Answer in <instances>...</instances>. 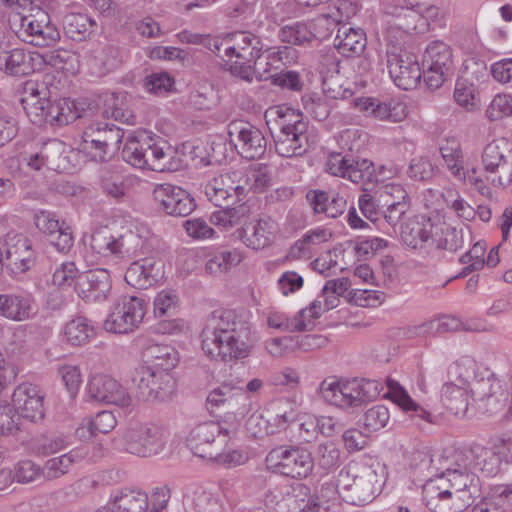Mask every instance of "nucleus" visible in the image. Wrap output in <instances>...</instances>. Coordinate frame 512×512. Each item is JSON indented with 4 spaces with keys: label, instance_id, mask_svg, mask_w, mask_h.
I'll return each mask as SVG.
<instances>
[{
    "label": "nucleus",
    "instance_id": "f8f14e48",
    "mask_svg": "<svg viewBox=\"0 0 512 512\" xmlns=\"http://www.w3.org/2000/svg\"><path fill=\"white\" fill-rule=\"evenodd\" d=\"M423 79L428 88H440L453 71L452 49L443 41L430 42L422 57Z\"/></svg>",
    "mask_w": 512,
    "mask_h": 512
},
{
    "label": "nucleus",
    "instance_id": "e433bc0d",
    "mask_svg": "<svg viewBox=\"0 0 512 512\" xmlns=\"http://www.w3.org/2000/svg\"><path fill=\"white\" fill-rule=\"evenodd\" d=\"M440 454H432L428 450H417L411 455L410 469L414 477L427 485L429 482H438L440 470L438 460Z\"/></svg>",
    "mask_w": 512,
    "mask_h": 512
},
{
    "label": "nucleus",
    "instance_id": "a18cd8bd",
    "mask_svg": "<svg viewBox=\"0 0 512 512\" xmlns=\"http://www.w3.org/2000/svg\"><path fill=\"white\" fill-rule=\"evenodd\" d=\"M441 156L451 173L459 180H465L466 173L463 167V154L460 142L454 138H446L439 147Z\"/></svg>",
    "mask_w": 512,
    "mask_h": 512
},
{
    "label": "nucleus",
    "instance_id": "3c124183",
    "mask_svg": "<svg viewBox=\"0 0 512 512\" xmlns=\"http://www.w3.org/2000/svg\"><path fill=\"white\" fill-rule=\"evenodd\" d=\"M116 425L114 415L109 411H102L96 414L95 418L83 422L77 428L76 433L80 438H90L98 433L106 434Z\"/></svg>",
    "mask_w": 512,
    "mask_h": 512
},
{
    "label": "nucleus",
    "instance_id": "a878e982",
    "mask_svg": "<svg viewBox=\"0 0 512 512\" xmlns=\"http://www.w3.org/2000/svg\"><path fill=\"white\" fill-rule=\"evenodd\" d=\"M36 227L49 237L50 243L60 252L68 251L73 245V236L65 222L60 223L55 214L39 211L34 217Z\"/></svg>",
    "mask_w": 512,
    "mask_h": 512
},
{
    "label": "nucleus",
    "instance_id": "ddd939ff",
    "mask_svg": "<svg viewBox=\"0 0 512 512\" xmlns=\"http://www.w3.org/2000/svg\"><path fill=\"white\" fill-rule=\"evenodd\" d=\"M484 171L492 183L505 187L512 181V142L498 138L488 143L482 153Z\"/></svg>",
    "mask_w": 512,
    "mask_h": 512
},
{
    "label": "nucleus",
    "instance_id": "ea45409f",
    "mask_svg": "<svg viewBox=\"0 0 512 512\" xmlns=\"http://www.w3.org/2000/svg\"><path fill=\"white\" fill-rule=\"evenodd\" d=\"M82 117L74 101L63 98L50 100L47 114V125L61 127L74 122Z\"/></svg>",
    "mask_w": 512,
    "mask_h": 512
},
{
    "label": "nucleus",
    "instance_id": "de8ad7c7",
    "mask_svg": "<svg viewBox=\"0 0 512 512\" xmlns=\"http://www.w3.org/2000/svg\"><path fill=\"white\" fill-rule=\"evenodd\" d=\"M64 335L71 345L82 346L95 336V329L87 318L78 316L65 325Z\"/></svg>",
    "mask_w": 512,
    "mask_h": 512
},
{
    "label": "nucleus",
    "instance_id": "9b49d317",
    "mask_svg": "<svg viewBox=\"0 0 512 512\" xmlns=\"http://www.w3.org/2000/svg\"><path fill=\"white\" fill-rule=\"evenodd\" d=\"M17 17L19 24L15 33L21 41L36 47H47L60 40L58 28L45 11L38 10L36 14Z\"/></svg>",
    "mask_w": 512,
    "mask_h": 512
},
{
    "label": "nucleus",
    "instance_id": "338daca9",
    "mask_svg": "<svg viewBox=\"0 0 512 512\" xmlns=\"http://www.w3.org/2000/svg\"><path fill=\"white\" fill-rule=\"evenodd\" d=\"M32 57L22 48L11 49V63L8 76H24L34 71Z\"/></svg>",
    "mask_w": 512,
    "mask_h": 512
},
{
    "label": "nucleus",
    "instance_id": "8fccbe9b",
    "mask_svg": "<svg viewBox=\"0 0 512 512\" xmlns=\"http://www.w3.org/2000/svg\"><path fill=\"white\" fill-rule=\"evenodd\" d=\"M440 476L452 472L470 471L469 449H456L439 455Z\"/></svg>",
    "mask_w": 512,
    "mask_h": 512
},
{
    "label": "nucleus",
    "instance_id": "c756f323",
    "mask_svg": "<svg viewBox=\"0 0 512 512\" xmlns=\"http://www.w3.org/2000/svg\"><path fill=\"white\" fill-rule=\"evenodd\" d=\"M275 230V221L270 217H264L250 222L245 227L238 229L237 232L247 247L259 250L270 244Z\"/></svg>",
    "mask_w": 512,
    "mask_h": 512
},
{
    "label": "nucleus",
    "instance_id": "c85d7f7f",
    "mask_svg": "<svg viewBox=\"0 0 512 512\" xmlns=\"http://www.w3.org/2000/svg\"><path fill=\"white\" fill-rule=\"evenodd\" d=\"M306 200L315 214L323 213L329 218L341 216L347 208L346 199L335 190L311 189Z\"/></svg>",
    "mask_w": 512,
    "mask_h": 512
},
{
    "label": "nucleus",
    "instance_id": "7c9ffc66",
    "mask_svg": "<svg viewBox=\"0 0 512 512\" xmlns=\"http://www.w3.org/2000/svg\"><path fill=\"white\" fill-rule=\"evenodd\" d=\"M434 225L430 219L424 216L409 219L401 227V239L403 243L412 248H422L433 240Z\"/></svg>",
    "mask_w": 512,
    "mask_h": 512
},
{
    "label": "nucleus",
    "instance_id": "423d86ee",
    "mask_svg": "<svg viewBox=\"0 0 512 512\" xmlns=\"http://www.w3.org/2000/svg\"><path fill=\"white\" fill-rule=\"evenodd\" d=\"M278 130L272 132L275 150L282 157L302 156L309 149L308 122L290 108H277Z\"/></svg>",
    "mask_w": 512,
    "mask_h": 512
},
{
    "label": "nucleus",
    "instance_id": "680f3d73",
    "mask_svg": "<svg viewBox=\"0 0 512 512\" xmlns=\"http://www.w3.org/2000/svg\"><path fill=\"white\" fill-rule=\"evenodd\" d=\"M458 77L478 86L489 77L487 64L484 60L477 57L468 58L464 61L461 74Z\"/></svg>",
    "mask_w": 512,
    "mask_h": 512
},
{
    "label": "nucleus",
    "instance_id": "6ab92c4d",
    "mask_svg": "<svg viewBox=\"0 0 512 512\" xmlns=\"http://www.w3.org/2000/svg\"><path fill=\"white\" fill-rule=\"evenodd\" d=\"M87 394L95 402L130 408L133 399L127 389L117 380L106 374H94L88 381Z\"/></svg>",
    "mask_w": 512,
    "mask_h": 512
},
{
    "label": "nucleus",
    "instance_id": "a211bd4d",
    "mask_svg": "<svg viewBox=\"0 0 512 512\" xmlns=\"http://www.w3.org/2000/svg\"><path fill=\"white\" fill-rule=\"evenodd\" d=\"M152 195L157 208L169 216L186 217L196 208L195 200L188 191L169 183L157 185Z\"/></svg>",
    "mask_w": 512,
    "mask_h": 512
},
{
    "label": "nucleus",
    "instance_id": "79ce46f5",
    "mask_svg": "<svg viewBox=\"0 0 512 512\" xmlns=\"http://www.w3.org/2000/svg\"><path fill=\"white\" fill-rule=\"evenodd\" d=\"M116 512H148L149 499L145 492L124 488L113 496Z\"/></svg>",
    "mask_w": 512,
    "mask_h": 512
},
{
    "label": "nucleus",
    "instance_id": "393cba45",
    "mask_svg": "<svg viewBox=\"0 0 512 512\" xmlns=\"http://www.w3.org/2000/svg\"><path fill=\"white\" fill-rule=\"evenodd\" d=\"M77 291L85 301H103L111 291V277L106 269L97 268L81 273L76 282Z\"/></svg>",
    "mask_w": 512,
    "mask_h": 512
},
{
    "label": "nucleus",
    "instance_id": "4be33fe9",
    "mask_svg": "<svg viewBox=\"0 0 512 512\" xmlns=\"http://www.w3.org/2000/svg\"><path fill=\"white\" fill-rule=\"evenodd\" d=\"M187 446L192 453L203 459H211L217 455V450H224L226 439L220 438L219 425L208 421L195 426L187 440Z\"/></svg>",
    "mask_w": 512,
    "mask_h": 512
},
{
    "label": "nucleus",
    "instance_id": "f03ea898",
    "mask_svg": "<svg viewBox=\"0 0 512 512\" xmlns=\"http://www.w3.org/2000/svg\"><path fill=\"white\" fill-rule=\"evenodd\" d=\"M479 492V478L472 470L452 472L422 487L423 501L432 512L462 510Z\"/></svg>",
    "mask_w": 512,
    "mask_h": 512
},
{
    "label": "nucleus",
    "instance_id": "a19ab883",
    "mask_svg": "<svg viewBox=\"0 0 512 512\" xmlns=\"http://www.w3.org/2000/svg\"><path fill=\"white\" fill-rule=\"evenodd\" d=\"M388 387L390 399L403 411L410 413L411 418L432 422L431 413L417 404L396 381L389 380Z\"/></svg>",
    "mask_w": 512,
    "mask_h": 512
},
{
    "label": "nucleus",
    "instance_id": "dca6fc26",
    "mask_svg": "<svg viewBox=\"0 0 512 512\" xmlns=\"http://www.w3.org/2000/svg\"><path fill=\"white\" fill-rule=\"evenodd\" d=\"M124 132L114 124L95 122L83 132V149H93V158L105 161L107 156L119 150Z\"/></svg>",
    "mask_w": 512,
    "mask_h": 512
},
{
    "label": "nucleus",
    "instance_id": "bf43d9fd",
    "mask_svg": "<svg viewBox=\"0 0 512 512\" xmlns=\"http://www.w3.org/2000/svg\"><path fill=\"white\" fill-rule=\"evenodd\" d=\"M144 146L145 142H141L137 137L129 134L122 149L123 160L136 168H145L147 160H145Z\"/></svg>",
    "mask_w": 512,
    "mask_h": 512
},
{
    "label": "nucleus",
    "instance_id": "cd10ccee",
    "mask_svg": "<svg viewBox=\"0 0 512 512\" xmlns=\"http://www.w3.org/2000/svg\"><path fill=\"white\" fill-rule=\"evenodd\" d=\"M353 105L358 110L369 113L381 121L396 123L405 119L407 115L405 104L394 99L380 102L376 98L359 97L353 100Z\"/></svg>",
    "mask_w": 512,
    "mask_h": 512
},
{
    "label": "nucleus",
    "instance_id": "7ed1b4c3",
    "mask_svg": "<svg viewBox=\"0 0 512 512\" xmlns=\"http://www.w3.org/2000/svg\"><path fill=\"white\" fill-rule=\"evenodd\" d=\"M479 492V478L472 470L452 472L422 487L423 501L432 512L462 510Z\"/></svg>",
    "mask_w": 512,
    "mask_h": 512
},
{
    "label": "nucleus",
    "instance_id": "f3484780",
    "mask_svg": "<svg viewBox=\"0 0 512 512\" xmlns=\"http://www.w3.org/2000/svg\"><path fill=\"white\" fill-rule=\"evenodd\" d=\"M467 384L474 400L486 401L487 412L493 414L503 409L507 393L489 369L475 372L473 379Z\"/></svg>",
    "mask_w": 512,
    "mask_h": 512
},
{
    "label": "nucleus",
    "instance_id": "6e6552de",
    "mask_svg": "<svg viewBox=\"0 0 512 512\" xmlns=\"http://www.w3.org/2000/svg\"><path fill=\"white\" fill-rule=\"evenodd\" d=\"M114 447L137 457H151L165 447L164 431L152 423L136 424L127 427L114 438Z\"/></svg>",
    "mask_w": 512,
    "mask_h": 512
},
{
    "label": "nucleus",
    "instance_id": "f704fd0d",
    "mask_svg": "<svg viewBox=\"0 0 512 512\" xmlns=\"http://www.w3.org/2000/svg\"><path fill=\"white\" fill-rule=\"evenodd\" d=\"M469 459L472 471L485 477L495 476L500 471L501 457L495 448L473 445L469 448Z\"/></svg>",
    "mask_w": 512,
    "mask_h": 512
},
{
    "label": "nucleus",
    "instance_id": "0e129e2a",
    "mask_svg": "<svg viewBox=\"0 0 512 512\" xmlns=\"http://www.w3.org/2000/svg\"><path fill=\"white\" fill-rule=\"evenodd\" d=\"M314 35L304 23L296 22L286 25L279 31V38L282 42L293 45H304L312 40Z\"/></svg>",
    "mask_w": 512,
    "mask_h": 512
},
{
    "label": "nucleus",
    "instance_id": "774afa93",
    "mask_svg": "<svg viewBox=\"0 0 512 512\" xmlns=\"http://www.w3.org/2000/svg\"><path fill=\"white\" fill-rule=\"evenodd\" d=\"M376 193L378 195V202H380V206L383 209L384 207L408 202L409 199L408 193L400 184H387L376 191Z\"/></svg>",
    "mask_w": 512,
    "mask_h": 512
},
{
    "label": "nucleus",
    "instance_id": "2f4dec72",
    "mask_svg": "<svg viewBox=\"0 0 512 512\" xmlns=\"http://www.w3.org/2000/svg\"><path fill=\"white\" fill-rule=\"evenodd\" d=\"M150 170L178 171L184 166L183 154L165 141L151 144Z\"/></svg>",
    "mask_w": 512,
    "mask_h": 512
},
{
    "label": "nucleus",
    "instance_id": "5701e85b",
    "mask_svg": "<svg viewBox=\"0 0 512 512\" xmlns=\"http://www.w3.org/2000/svg\"><path fill=\"white\" fill-rule=\"evenodd\" d=\"M326 166L327 171L335 176L347 178L356 184L362 183L364 191L368 189L366 185L372 182L374 166L367 159L355 160L347 155L335 153L330 155Z\"/></svg>",
    "mask_w": 512,
    "mask_h": 512
},
{
    "label": "nucleus",
    "instance_id": "2eb2a0df",
    "mask_svg": "<svg viewBox=\"0 0 512 512\" xmlns=\"http://www.w3.org/2000/svg\"><path fill=\"white\" fill-rule=\"evenodd\" d=\"M138 389V397L148 402L169 401L175 393L176 381L166 371H152L138 368L133 377Z\"/></svg>",
    "mask_w": 512,
    "mask_h": 512
},
{
    "label": "nucleus",
    "instance_id": "603ef678",
    "mask_svg": "<svg viewBox=\"0 0 512 512\" xmlns=\"http://www.w3.org/2000/svg\"><path fill=\"white\" fill-rule=\"evenodd\" d=\"M319 469L329 473L337 469L341 464V452L333 441L319 443L315 449L314 462Z\"/></svg>",
    "mask_w": 512,
    "mask_h": 512
},
{
    "label": "nucleus",
    "instance_id": "412c9836",
    "mask_svg": "<svg viewBox=\"0 0 512 512\" xmlns=\"http://www.w3.org/2000/svg\"><path fill=\"white\" fill-rule=\"evenodd\" d=\"M387 69L395 85L403 90L415 88L423 77L417 57L406 51L387 53Z\"/></svg>",
    "mask_w": 512,
    "mask_h": 512
},
{
    "label": "nucleus",
    "instance_id": "58836bf2",
    "mask_svg": "<svg viewBox=\"0 0 512 512\" xmlns=\"http://www.w3.org/2000/svg\"><path fill=\"white\" fill-rule=\"evenodd\" d=\"M366 35L362 29H354L346 25L338 29L334 45L346 57L360 55L366 47Z\"/></svg>",
    "mask_w": 512,
    "mask_h": 512
},
{
    "label": "nucleus",
    "instance_id": "c03bdc74",
    "mask_svg": "<svg viewBox=\"0 0 512 512\" xmlns=\"http://www.w3.org/2000/svg\"><path fill=\"white\" fill-rule=\"evenodd\" d=\"M468 390L454 383H445L441 389L443 405L455 416H464L468 410Z\"/></svg>",
    "mask_w": 512,
    "mask_h": 512
},
{
    "label": "nucleus",
    "instance_id": "6e6d98bb",
    "mask_svg": "<svg viewBox=\"0 0 512 512\" xmlns=\"http://www.w3.org/2000/svg\"><path fill=\"white\" fill-rule=\"evenodd\" d=\"M143 245L144 240L139 234L128 231L117 238L115 237L114 256L119 259H131L139 255Z\"/></svg>",
    "mask_w": 512,
    "mask_h": 512
},
{
    "label": "nucleus",
    "instance_id": "4468645a",
    "mask_svg": "<svg viewBox=\"0 0 512 512\" xmlns=\"http://www.w3.org/2000/svg\"><path fill=\"white\" fill-rule=\"evenodd\" d=\"M230 143L245 159H260L266 152L267 140L263 132L250 122L236 119L228 124Z\"/></svg>",
    "mask_w": 512,
    "mask_h": 512
},
{
    "label": "nucleus",
    "instance_id": "5fc2aeb1",
    "mask_svg": "<svg viewBox=\"0 0 512 512\" xmlns=\"http://www.w3.org/2000/svg\"><path fill=\"white\" fill-rule=\"evenodd\" d=\"M250 213V208L245 203H241L235 207L226 205L222 210L216 211L211 215V222L224 229L234 227L242 223Z\"/></svg>",
    "mask_w": 512,
    "mask_h": 512
},
{
    "label": "nucleus",
    "instance_id": "39448f33",
    "mask_svg": "<svg viewBox=\"0 0 512 512\" xmlns=\"http://www.w3.org/2000/svg\"><path fill=\"white\" fill-rule=\"evenodd\" d=\"M382 390V385L376 380L354 378L342 381L324 380L319 393L327 403L346 409L375 400Z\"/></svg>",
    "mask_w": 512,
    "mask_h": 512
},
{
    "label": "nucleus",
    "instance_id": "052dcab7",
    "mask_svg": "<svg viewBox=\"0 0 512 512\" xmlns=\"http://www.w3.org/2000/svg\"><path fill=\"white\" fill-rule=\"evenodd\" d=\"M68 442L63 435L48 434L33 439L32 449L37 455L48 456L66 448Z\"/></svg>",
    "mask_w": 512,
    "mask_h": 512
},
{
    "label": "nucleus",
    "instance_id": "f257e3e1",
    "mask_svg": "<svg viewBox=\"0 0 512 512\" xmlns=\"http://www.w3.org/2000/svg\"><path fill=\"white\" fill-rule=\"evenodd\" d=\"M253 341L250 324L234 310H214L205 319L201 332L202 350L211 359L228 362L245 358Z\"/></svg>",
    "mask_w": 512,
    "mask_h": 512
},
{
    "label": "nucleus",
    "instance_id": "c9c22d12",
    "mask_svg": "<svg viewBox=\"0 0 512 512\" xmlns=\"http://www.w3.org/2000/svg\"><path fill=\"white\" fill-rule=\"evenodd\" d=\"M143 359L146 365L140 368L169 372L178 362V353L169 345L151 344L144 349Z\"/></svg>",
    "mask_w": 512,
    "mask_h": 512
},
{
    "label": "nucleus",
    "instance_id": "bb28decb",
    "mask_svg": "<svg viewBox=\"0 0 512 512\" xmlns=\"http://www.w3.org/2000/svg\"><path fill=\"white\" fill-rule=\"evenodd\" d=\"M6 266L17 272H25L34 264L31 241L22 234L8 235L4 243Z\"/></svg>",
    "mask_w": 512,
    "mask_h": 512
},
{
    "label": "nucleus",
    "instance_id": "4c0bfd02",
    "mask_svg": "<svg viewBox=\"0 0 512 512\" xmlns=\"http://www.w3.org/2000/svg\"><path fill=\"white\" fill-rule=\"evenodd\" d=\"M471 512H512V485L491 487L488 497L475 505Z\"/></svg>",
    "mask_w": 512,
    "mask_h": 512
},
{
    "label": "nucleus",
    "instance_id": "473e14b6",
    "mask_svg": "<svg viewBox=\"0 0 512 512\" xmlns=\"http://www.w3.org/2000/svg\"><path fill=\"white\" fill-rule=\"evenodd\" d=\"M35 314L34 300L28 295L0 294V315L14 321L31 319Z\"/></svg>",
    "mask_w": 512,
    "mask_h": 512
},
{
    "label": "nucleus",
    "instance_id": "69168bd1",
    "mask_svg": "<svg viewBox=\"0 0 512 512\" xmlns=\"http://www.w3.org/2000/svg\"><path fill=\"white\" fill-rule=\"evenodd\" d=\"M115 237L105 228L97 229L90 238V248L96 254L101 256L114 255Z\"/></svg>",
    "mask_w": 512,
    "mask_h": 512
},
{
    "label": "nucleus",
    "instance_id": "e2e57ef3",
    "mask_svg": "<svg viewBox=\"0 0 512 512\" xmlns=\"http://www.w3.org/2000/svg\"><path fill=\"white\" fill-rule=\"evenodd\" d=\"M303 107L315 120L324 121L330 115L331 107L325 97L309 93L302 96Z\"/></svg>",
    "mask_w": 512,
    "mask_h": 512
},
{
    "label": "nucleus",
    "instance_id": "37998d69",
    "mask_svg": "<svg viewBox=\"0 0 512 512\" xmlns=\"http://www.w3.org/2000/svg\"><path fill=\"white\" fill-rule=\"evenodd\" d=\"M86 456L80 449H73L70 452L63 454L59 457H54L46 461L42 473L43 476L49 480L60 478L68 473L71 467Z\"/></svg>",
    "mask_w": 512,
    "mask_h": 512
},
{
    "label": "nucleus",
    "instance_id": "aec40b11",
    "mask_svg": "<svg viewBox=\"0 0 512 512\" xmlns=\"http://www.w3.org/2000/svg\"><path fill=\"white\" fill-rule=\"evenodd\" d=\"M20 102L31 123L38 127L47 125L50 98L44 82L30 79L22 83Z\"/></svg>",
    "mask_w": 512,
    "mask_h": 512
},
{
    "label": "nucleus",
    "instance_id": "49530a36",
    "mask_svg": "<svg viewBox=\"0 0 512 512\" xmlns=\"http://www.w3.org/2000/svg\"><path fill=\"white\" fill-rule=\"evenodd\" d=\"M63 23L65 33L75 41L85 40L97 27L96 22L91 17L82 13L67 14Z\"/></svg>",
    "mask_w": 512,
    "mask_h": 512
},
{
    "label": "nucleus",
    "instance_id": "b1692460",
    "mask_svg": "<svg viewBox=\"0 0 512 512\" xmlns=\"http://www.w3.org/2000/svg\"><path fill=\"white\" fill-rule=\"evenodd\" d=\"M43 399L37 385L22 383L12 394V405L21 417L37 422L44 418Z\"/></svg>",
    "mask_w": 512,
    "mask_h": 512
},
{
    "label": "nucleus",
    "instance_id": "4d7b16f0",
    "mask_svg": "<svg viewBox=\"0 0 512 512\" xmlns=\"http://www.w3.org/2000/svg\"><path fill=\"white\" fill-rule=\"evenodd\" d=\"M42 59L46 65L65 73L74 74L78 69L77 55L69 50L49 51L42 56Z\"/></svg>",
    "mask_w": 512,
    "mask_h": 512
},
{
    "label": "nucleus",
    "instance_id": "09e8293b",
    "mask_svg": "<svg viewBox=\"0 0 512 512\" xmlns=\"http://www.w3.org/2000/svg\"><path fill=\"white\" fill-rule=\"evenodd\" d=\"M306 310H300L293 319H289L285 314L274 312L267 319L269 327L282 331H310L315 324L312 320L305 321Z\"/></svg>",
    "mask_w": 512,
    "mask_h": 512
},
{
    "label": "nucleus",
    "instance_id": "72a5a7b5",
    "mask_svg": "<svg viewBox=\"0 0 512 512\" xmlns=\"http://www.w3.org/2000/svg\"><path fill=\"white\" fill-rule=\"evenodd\" d=\"M159 267L151 258H143L131 263L125 273V281L137 289H147L157 281Z\"/></svg>",
    "mask_w": 512,
    "mask_h": 512
},
{
    "label": "nucleus",
    "instance_id": "13d9d810",
    "mask_svg": "<svg viewBox=\"0 0 512 512\" xmlns=\"http://www.w3.org/2000/svg\"><path fill=\"white\" fill-rule=\"evenodd\" d=\"M189 508L193 512H222L218 496L203 489H197L189 497Z\"/></svg>",
    "mask_w": 512,
    "mask_h": 512
},
{
    "label": "nucleus",
    "instance_id": "864d4df0",
    "mask_svg": "<svg viewBox=\"0 0 512 512\" xmlns=\"http://www.w3.org/2000/svg\"><path fill=\"white\" fill-rule=\"evenodd\" d=\"M240 400H247L244 390L229 384H222L214 388L207 396V404L212 407H220L225 404L233 407Z\"/></svg>",
    "mask_w": 512,
    "mask_h": 512
},
{
    "label": "nucleus",
    "instance_id": "0eeeda50",
    "mask_svg": "<svg viewBox=\"0 0 512 512\" xmlns=\"http://www.w3.org/2000/svg\"><path fill=\"white\" fill-rule=\"evenodd\" d=\"M231 40H236V50L238 59L247 64H253L255 72H269V66L275 63L286 65L296 56V50L292 47L284 46L279 48L265 49L266 58L262 59L263 43L261 39L247 31H240L231 34Z\"/></svg>",
    "mask_w": 512,
    "mask_h": 512
},
{
    "label": "nucleus",
    "instance_id": "9d476101",
    "mask_svg": "<svg viewBox=\"0 0 512 512\" xmlns=\"http://www.w3.org/2000/svg\"><path fill=\"white\" fill-rule=\"evenodd\" d=\"M146 314V302L138 296H122L115 301L103 327L118 334L133 332Z\"/></svg>",
    "mask_w": 512,
    "mask_h": 512
},
{
    "label": "nucleus",
    "instance_id": "20e7f679",
    "mask_svg": "<svg viewBox=\"0 0 512 512\" xmlns=\"http://www.w3.org/2000/svg\"><path fill=\"white\" fill-rule=\"evenodd\" d=\"M384 482L383 467L376 465H348L340 470L337 488L353 505H365L372 502L381 492Z\"/></svg>",
    "mask_w": 512,
    "mask_h": 512
},
{
    "label": "nucleus",
    "instance_id": "1a4fd4ad",
    "mask_svg": "<svg viewBox=\"0 0 512 512\" xmlns=\"http://www.w3.org/2000/svg\"><path fill=\"white\" fill-rule=\"evenodd\" d=\"M267 463L281 475L293 479H305L314 469L312 453L299 445H280L266 456Z\"/></svg>",
    "mask_w": 512,
    "mask_h": 512
}]
</instances>
